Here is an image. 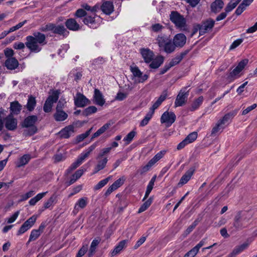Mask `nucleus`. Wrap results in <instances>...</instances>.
Returning a JSON list of instances; mask_svg holds the SVG:
<instances>
[{
	"label": "nucleus",
	"mask_w": 257,
	"mask_h": 257,
	"mask_svg": "<svg viewBox=\"0 0 257 257\" xmlns=\"http://www.w3.org/2000/svg\"><path fill=\"white\" fill-rule=\"evenodd\" d=\"M215 24V21L211 19H208L206 21H203L199 28V34L202 35L207 32L210 31Z\"/></svg>",
	"instance_id": "nucleus-10"
},
{
	"label": "nucleus",
	"mask_w": 257,
	"mask_h": 257,
	"mask_svg": "<svg viewBox=\"0 0 257 257\" xmlns=\"http://www.w3.org/2000/svg\"><path fill=\"white\" fill-rule=\"evenodd\" d=\"M111 150V147H107L103 148L101 150V152L98 155L96 159L98 160L102 158L104 155L108 154Z\"/></svg>",
	"instance_id": "nucleus-61"
},
{
	"label": "nucleus",
	"mask_w": 257,
	"mask_h": 257,
	"mask_svg": "<svg viewBox=\"0 0 257 257\" xmlns=\"http://www.w3.org/2000/svg\"><path fill=\"white\" fill-rule=\"evenodd\" d=\"M40 30L43 32L51 31L53 33L64 37H66L69 34V32L66 30L65 27L62 25H55L53 23H48V24L41 27Z\"/></svg>",
	"instance_id": "nucleus-4"
},
{
	"label": "nucleus",
	"mask_w": 257,
	"mask_h": 257,
	"mask_svg": "<svg viewBox=\"0 0 257 257\" xmlns=\"http://www.w3.org/2000/svg\"><path fill=\"white\" fill-rule=\"evenodd\" d=\"M35 194V191L31 190L26 193L22 195L20 197V199L19 200V202H22L25 200H27L29 198L32 197Z\"/></svg>",
	"instance_id": "nucleus-56"
},
{
	"label": "nucleus",
	"mask_w": 257,
	"mask_h": 257,
	"mask_svg": "<svg viewBox=\"0 0 257 257\" xmlns=\"http://www.w3.org/2000/svg\"><path fill=\"white\" fill-rule=\"evenodd\" d=\"M46 37L45 34L40 32H34L33 36H28L26 38L25 43L23 42H15L13 45V48L16 50H22L25 47L31 52L38 53L40 52L42 47L47 44Z\"/></svg>",
	"instance_id": "nucleus-1"
},
{
	"label": "nucleus",
	"mask_w": 257,
	"mask_h": 257,
	"mask_svg": "<svg viewBox=\"0 0 257 257\" xmlns=\"http://www.w3.org/2000/svg\"><path fill=\"white\" fill-rule=\"evenodd\" d=\"M130 70L135 77L139 78V83H143L149 78L148 75L146 74L143 75V73L137 66H131Z\"/></svg>",
	"instance_id": "nucleus-12"
},
{
	"label": "nucleus",
	"mask_w": 257,
	"mask_h": 257,
	"mask_svg": "<svg viewBox=\"0 0 257 257\" xmlns=\"http://www.w3.org/2000/svg\"><path fill=\"white\" fill-rule=\"evenodd\" d=\"M74 133V127L72 125H68L63 129H62L59 132V135L61 138L68 139Z\"/></svg>",
	"instance_id": "nucleus-16"
},
{
	"label": "nucleus",
	"mask_w": 257,
	"mask_h": 257,
	"mask_svg": "<svg viewBox=\"0 0 257 257\" xmlns=\"http://www.w3.org/2000/svg\"><path fill=\"white\" fill-rule=\"evenodd\" d=\"M126 242V240H123L120 241L118 244L115 246L114 248L110 252L109 254V256L113 257L119 253L120 251L125 247Z\"/></svg>",
	"instance_id": "nucleus-25"
},
{
	"label": "nucleus",
	"mask_w": 257,
	"mask_h": 257,
	"mask_svg": "<svg viewBox=\"0 0 257 257\" xmlns=\"http://www.w3.org/2000/svg\"><path fill=\"white\" fill-rule=\"evenodd\" d=\"M101 10L106 15H110L114 11L113 3L109 1L104 2L101 6Z\"/></svg>",
	"instance_id": "nucleus-22"
},
{
	"label": "nucleus",
	"mask_w": 257,
	"mask_h": 257,
	"mask_svg": "<svg viewBox=\"0 0 257 257\" xmlns=\"http://www.w3.org/2000/svg\"><path fill=\"white\" fill-rule=\"evenodd\" d=\"M224 6V3L222 0H215L211 4V12L216 14L219 12Z\"/></svg>",
	"instance_id": "nucleus-26"
},
{
	"label": "nucleus",
	"mask_w": 257,
	"mask_h": 257,
	"mask_svg": "<svg viewBox=\"0 0 257 257\" xmlns=\"http://www.w3.org/2000/svg\"><path fill=\"white\" fill-rule=\"evenodd\" d=\"M88 203V199L86 197H83L79 199L75 203L74 211L78 212L79 209L84 208Z\"/></svg>",
	"instance_id": "nucleus-30"
},
{
	"label": "nucleus",
	"mask_w": 257,
	"mask_h": 257,
	"mask_svg": "<svg viewBox=\"0 0 257 257\" xmlns=\"http://www.w3.org/2000/svg\"><path fill=\"white\" fill-rule=\"evenodd\" d=\"M92 128H93L91 127L89 130L87 131L85 133H83L77 136L76 138V143H79L83 141L85 138H86L90 135Z\"/></svg>",
	"instance_id": "nucleus-48"
},
{
	"label": "nucleus",
	"mask_w": 257,
	"mask_h": 257,
	"mask_svg": "<svg viewBox=\"0 0 257 257\" xmlns=\"http://www.w3.org/2000/svg\"><path fill=\"white\" fill-rule=\"evenodd\" d=\"M153 165L149 161L146 165L142 166L137 171V173L140 175L145 174L151 170Z\"/></svg>",
	"instance_id": "nucleus-36"
},
{
	"label": "nucleus",
	"mask_w": 257,
	"mask_h": 257,
	"mask_svg": "<svg viewBox=\"0 0 257 257\" xmlns=\"http://www.w3.org/2000/svg\"><path fill=\"white\" fill-rule=\"evenodd\" d=\"M87 15L86 12L82 8L77 10L74 14V16L77 18L85 17Z\"/></svg>",
	"instance_id": "nucleus-62"
},
{
	"label": "nucleus",
	"mask_w": 257,
	"mask_h": 257,
	"mask_svg": "<svg viewBox=\"0 0 257 257\" xmlns=\"http://www.w3.org/2000/svg\"><path fill=\"white\" fill-rule=\"evenodd\" d=\"M197 138V133L196 132H192L189 134L185 139V141H186L188 144L192 143L195 140H196Z\"/></svg>",
	"instance_id": "nucleus-51"
},
{
	"label": "nucleus",
	"mask_w": 257,
	"mask_h": 257,
	"mask_svg": "<svg viewBox=\"0 0 257 257\" xmlns=\"http://www.w3.org/2000/svg\"><path fill=\"white\" fill-rule=\"evenodd\" d=\"M19 63L17 59L14 58H9L5 62V66L6 68L11 70L16 69L19 66Z\"/></svg>",
	"instance_id": "nucleus-23"
},
{
	"label": "nucleus",
	"mask_w": 257,
	"mask_h": 257,
	"mask_svg": "<svg viewBox=\"0 0 257 257\" xmlns=\"http://www.w3.org/2000/svg\"><path fill=\"white\" fill-rule=\"evenodd\" d=\"M30 228L27 225H26L25 223H23L22 225L21 226V227L19 228V230L18 231L17 233V235H20L23 233H24L25 232H26L27 230H28Z\"/></svg>",
	"instance_id": "nucleus-63"
},
{
	"label": "nucleus",
	"mask_w": 257,
	"mask_h": 257,
	"mask_svg": "<svg viewBox=\"0 0 257 257\" xmlns=\"http://www.w3.org/2000/svg\"><path fill=\"white\" fill-rule=\"evenodd\" d=\"M56 196L55 195H53L47 201H45L43 204V207L42 209V211H44L52 206L56 200Z\"/></svg>",
	"instance_id": "nucleus-41"
},
{
	"label": "nucleus",
	"mask_w": 257,
	"mask_h": 257,
	"mask_svg": "<svg viewBox=\"0 0 257 257\" xmlns=\"http://www.w3.org/2000/svg\"><path fill=\"white\" fill-rule=\"evenodd\" d=\"M248 62V60L247 59H243L240 61L235 68L226 74L227 80L229 82H231L239 77L240 76L239 73L244 68Z\"/></svg>",
	"instance_id": "nucleus-5"
},
{
	"label": "nucleus",
	"mask_w": 257,
	"mask_h": 257,
	"mask_svg": "<svg viewBox=\"0 0 257 257\" xmlns=\"http://www.w3.org/2000/svg\"><path fill=\"white\" fill-rule=\"evenodd\" d=\"M157 41L160 49L168 54L173 52L176 47L172 40L166 36H159Z\"/></svg>",
	"instance_id": "nucleus-3"
},
{
	"label": "nucleus",
	"mask_w": 257,
	"mask_h": 257,
	"mask_svg": "<svg viewBox=\"0 0 257 257\" xmlns=\"http://www.w3.org/2000/svg\"><path fill=\"white\" fill-rule=\"evenodd\" d=\"M74 100L75 105L78 107H83L90 103L89 100L80 92L76 93Z\"/></svg>",
	"instance_id": "nucleus-14"
},
{
	"label": "nucleus",
	"mask_w": 257,
	"mask_h": 257,
	"mask_svg": "<svg viewBox=\"0 0 257 257\" xmlns=\"http://www.w3.org/2000/svg\"><path fill=\"white\" fill-rule=\"evenodd\" d=\"M167 95V90H164L162 94L153 104L152 106L150 108L155 111V109L158 108L159 106L162 104V103L166 99Z\"/></svg>",
	"instance_id": "nucleus-27"
},
{
	"label": "nucleus",
	"mask_w": 257,
	"mask_h": 257,
	"mask_svg": "<svg viewBox=\"0 0 257 257\" xmlns=\"http://www.w3.org/2000/svg\"><path fill=\"white\" fill-rule=\"evenodd\" d=\"M47 192H42L38 194L36 196L31 198L29 202V203L31 206L35 205L39 200L42 199L46 194Z\"/></svg>",
	"instance_id": "nucleus-40"
},
{
	"label": "nucleus",
	"mask_w": 257,
	"mask_h": 257,
	"mask_svg": "<svg viewBox=\"0 0 257 257\" xmlns=\"http://www.w3.org/2000/svg\"><path fill=\"white\" fill-rule=\"evenodd\" d=\"M110 126V123H106L99 128L92 136L91 140L98 137L104 133Z\"/></svg>",
	"instance_id": "nucleus-37"
},
{
	"label": "nucleus",
	"mask_w": 257,
	"mask_h": 257,
	"mask_svg": "<svg viewBox=\"0 0 257 257\" xmlns=\"http://www.w3.org/2000/svg\"><path fill=\"white\" fill-rule=\"evenodd\" d=\"M31 156L29 154H26L21 157L18 162L17 163V166L19 168L26 165L30 160Z\"/></svg>",
	"instance_id": "nucleus-38"
},
{
	"label": "nucleus",
	"mask_w": 257,
	"mask_h": 257,
	"mask_svg": "<svg viewBox=\"0 0 257 257\" xmlns=\"http://www.w3.org/2000/svg\"><path fill=\"white\" fill-rule=\"evenodd\" d=\"M140 52L146 63H150L154 57V52L149 48H141Z\"/></svg>",
	"instance_id": "nucleus-15"
},
{
	"label": "nucleus",
	"mask_w": 257,
	"mask_h": 257,
	"mask_svg": "<svg viewBox=\"0 0 257 257\" xmlns=\"http://www.w3.org/2000/svg\"><path fill=\"white\" fill-rule=\"evenodd\" d=\"M97 108L94 106H90L84 109L82 112V115L85 116H88L97 111Z\"/></svg>",
	"instance_id": "nucleus-47"
},
{
	"label": "nucleus",
	"mask_w": 257,
	"mask_h": 257,
	"mask_svg": "<svg viewBox=\"0 0 257 257\" xmlns=\"http://www.w3.org/2000/svg\"><path fill=\"white\" fill-rule=\"evenodd\" d=\"M240 1L241 0H231L226 7L225 11L228 13L231 12L236 7Z\"/></svg>",
	"instance_id": "nucleus-43"
},
{
	"label": "nucleus",
	"mask_w": 257,
	"mask_h": 257,
	"mask_svg": "<svg viewBox=\"0 0 257 257\" xmlns=\"http://www.w3.org/2000/svg\"><path fill=\"white\" fill-rule=\"evenodd\" d=\"M97 160L98 163L94 168V173H96L99 171L103 169L105 167L107 162L108 161V159L106 157H105L101 160L99 159Z\"/></svg>",
	"instance_id": "nucleus-34"
},
{
	"label": "nucleus",
	"mask_w": 257,
	"mask_h": 257,
	"mask_svg": "<svg viewBox=\"0 0 257 257\" xmlns=\"http://www.w3.org/2000/svg\"><path fill=\"white\" fill-rule=\"evenodd\" d=\"M203 99V97L202 96H199L198 98L196 99L192 102L190 107L188 108L189 110L194 111L197 110L202 104Z\"/></svg>",
	"instance_id": "nucleus-33"
},
{
	"label": "nucleus",
	"mask_w": 257,
	"mask_h": 257,
	"mask_svg": "<svg viewBox=\"0 0 257 257\" xmlns=\"http://www.w3.org/2000/svg\"><path fill=\"white\" fill-rule=\"evenodd\" d=\"M38 120L36 115H30L27 117L22 123V127L27 128L23 132L25 137L31 136L37 132V127L35 125Z\"/></svg>",
	"instance_id": "nucleus-2"
},
{
	"label": "nucleus",
	"mask_w": 257,
	"mask_h": 257,
	"mask_svg": "<svg viewBox=\"0 0 257 257\" xmlns=\"http://www.w3.org/2000/svg\"><path fill=\"white\" fill-rule=\"evenodd\" d=\"M84 24L89 27L92 29H96L98 28L101 22H102L101 18L95 14H92L91 15H87L83 20Z\"/></svg>",
	"instance_id": "nucleus-7"
},
{
	"label": "nucleus",
	"mask_w": 257,
	"mask_h": 257,
	"mask_svg": "<svg viewBox=\"0 0 257 257\" xmlns=\"http://www.w3.org/2000/svg\"><path fill=\"white\" fill-rule=\"evenodd\" d=\"M22 109V105L17 101L11 103L10 111L11 113L18 114Z\"/></svg>",
	"instance_id": "nucleus-32"
},
{
	"label": "nucleus",
	"mask_w": 257,
	"mask_h": 257,
	"mask_svg": "<svg viewBox=\"0 0 257 257\" xmlns=\"http://www.w3.org/2000/svg\"><path fill=\"white\" fill-rule=\"evenodd\" d=\"M186 89L187 87H184L179 91L175 101V107L182 106L186 103L189 95V91Z\"/></svg>",
	"instance_id": "nucleus-8"
},
{
	"label": "nucleus",
	"mask_w": 257,
	"mask_h": 257,
	"mask_svg": "<svg viewBox=\"0 0 257 257\" xmlns=\"http://www.w3.org/2000/svg\"><path fill=\"white\" fill-rule=\"evenodd\" d=\"M81 8L83 10H84L86 12V11H88V12H90L92 14L95 13L99 9V7L97 5H95L93 7H91L90 6H89V5H88L86 3L83 4L82 5H81Z\"/></svg>",
	"instance_id": "nucleus-39"
},
{
	"label": "nucleus",
	"mask_w": 257,
	"mask_h": 257,
	"mask_svg": "<svg viewBox=\"0 0 257 257\" xmlns=\"http://www.w3.org/2000/svg\"><path fill=\"white\" fill-rule=\"evenodd\" d=\"M136 135V132L134 131H132L126 135L123 139V141L126 142V145L129 144L133 141Z\"/></svg>",
	"instance_id": "nucleus-54"
},
{
	"label": "nucleus",
	"mask_w": 257,
	"mask_h": 257,
	"mask_svg": "<svg viewBox=\"0 0 257 257\" xmlns=\"http://www.w3.org/2000/svg\"><path fill=\"white\" fill-rule=\"evenodd\" d=\"M60 91L59 90H56L52 92L51 95L48 96V98H50L53 102H56L59 98Z\"/></svg>",
	"instance_id": "nucleus-59"
},
{
	"label": "nucleus",
	"mask_w": 257,
	"mask_h": 257,
	"mask_svg": "<svg viewBox=\"0 0 257 257\" xmlns=\"http://www.w3.org/2000/svg\"><path fill=\"white\" fill-rule=\"evenodd\" d=\"M153 201V199L150 197L147 201H146L140 207L138 210V213H141L146 210L151 205Z\"/></svg>",
	"instance_id": "nucleus-42"
},
{
	"label": "nucleus",
	"mask_w": 257,
	"mask_h": 257,
	"mask_svg": "<svg viewBox=\"0 0 257 257\" xmlns=\"http://www.w3.org/2000/svg\"><path fill=\"white\" fill-rule=\"evenodd\" d=\"M37 220V216L33 215L28 219H27L24 223L27 225L29 227H32L36 222Z\"/></svg>",
	"instance_id": "nucleus-58"
},
{
	"label": "nucleus",
	"mask_w": 257,
	"mask_h": 257,
	"mask_svg": "<svg viewBox=\"0 0 257 257\" xmlns=\"http://www.w3.org/2000/svg\"><path fill=\"white\" fill-rule=\"evenodd\" d=\"M223 128V125L220 123L219 120L216 123L215 125L212 128L211 136H215L217 133H218L221 129Z\"/></svg>",
	"instance_id": "nucleus-52"
},
{
	"label": "nucleus",
	"mask_w": 257,
	"mask_h": 257,
	"mask_svg": "<svg viewBox=\"0 0 257 257\" xmlns=\"http://www.w3.org/2000/svg\"><path fill=\"white\" fill-rule=\"evenodd\" d=\"M164 58L162 56H158L150 62L149 67L152 69L158 68L164 62Z\"/></svg>",
	"instance_id": "nucleus-29"
},
{
	"label": "nucleus",
	"mask_w": 257,
	"mask_h": 257,
	"mask_svg": "<svg viewBox=\"0 0 257 257\" xmlns=\"http://www.w3.org/2000/svg\"><path fill=\"white\" fill-rule=\"evenodd\" d=\"M170 19L177 28L184 30L186 26V21L184 17L176 11H172L170 15Z\"/></svg>",
	"instance_id": "nucleus-6"
},
{
	"label": "nucleus",
	"mask_w": 257,
	"mask_h": 257,
	"mask_svg": "<svg viewBox=\"0 0 257 257\" xmlns=\"http://www.w3.org/2000/svg\"><path fill=\"white\" fill-rule=\"evenodd\" d=\"M97 146V143H95L91 145L85 151L83 152L81 154L84 158V159L87 158L90 153L95 149Z\"/></svg>",
	"instance_id": "nucleus-44"
},
{
	"label": "nucleus",
	"mask_w": 257,
	"mask_h": 257,
	"mask_svg": "<svg viewBox=\"0 0 257 257\" xmlns=\"http://www.w3.org/2000/svg\"><path fill=\"white\" fill-rule=\"evenodd\" d=\"M189 51V50H186L184 51H182L180 54L176 55V56L174 58L172 59L170 62L169 63L171 65V66L173 67L178 64L187 55Z\"/></svg>",
	"instance_id": "nucleus-19"
},
{
	"label": "nucleus",
	"mask_w": 257,
	"mask_h": 257,
	"mask_svg": "<svg viewBox=\"0 0 257 257\" xmlns=\"http://www.w3.org/2000/svg\"><path fill=\"white\" fill-rule=\"evenodd\" d=\"M93 98L96 104L102 106L105 102V99L102 93L98 89L95 88L94 91Z\"/></svg>",
	"instance_id": "nucleus-20"
},
{
	"label": "nucleus",
	"mask_w": 257,
	"mask_h": 257,
	"mask_svg": "<svg viewBox=\"0 0 257 257\" xmlns=\"http://www.w3.org/2000/svg\"><path fill=\"white\" fill-rule=\"evenodd\" d=\"M66 101L64 97H61L58 102L56 110H63L66 105Z\"/></svg>",
	"instance_id": "nucleus-55"
},
{
	"label": "nucleus",
	"mask_w": 257,
	"mask_h": 257,
	"mask_svg": "<svg viewBox=\"0 0 257 257\" xmlns=\"http://www.w3.org/2000/svg\"><path fill=\"white\" fill-rule=\"evenodd\" d=\"M173 42L176 47L182 48L186 44V37L183 34H177L174 36Z\"/></svg>",
	"instance_id": "nucleus-17"
},
{
	"label": "nucleus",
	"mask_w": 257,
	"mask_h": 257,
	"mask_svg": "<svg viewBox=\"0 0 257 257\" xmlns=\"http://www.w3.org/2000/svg\"><path fill=\"white\" fill-rule=\"evenodd\" d=\"M125 180V177L124 176H123L121 178H119L118 179L116 180L115 182H114V183L112 185L114 187V188L116 189H117L123 184Z\"/></svg>",
	"instance_id": "nucleus-57"
},
{
	"label": "nucleus",
	"mask_w": 257,
	"mask_h": 257,
	"mask_svg": "<svg viewBox=\"0 0 257 257\" xmlns=\"http://www.w3.org/2000/svg\"><path fill=\"white\" fill-rule=\"evenodd\" d=\"M41 235L39 230H37L36 229H33L32 230L29 240L28 241V243L32 241H34L36 240Z\"/></svg>",
	"instance_id": "nucleus-50"
},
{
	"label": "nucleus",
	"mask_w": 257,
	"mask_h": 257,
	"mask_svg": "<svg viewBox=\"0 0 257 257\" xmlns=\"http://www.w3.org/2000/svg\"><path fill=\"white\" fill-rule=\"evenodd\" d=\"M195 171V167H190L185 173L182 176L179 182L177 184L178 187H181L186 184L191 178Z\"/></svg>",
	"instance_id": "nucleus-13"
},
{
	"label": "nucleus",
	"mask_w": 257,
	"mask_h": 257,
	"mask_svg": "<svg viewBox=\"0 0 257 257\" xmlns=\"http://www.w3.org/2000/svg\"><path fill=\"white\" fill-rule=\"evenodd\" d=\"M176 116L172 111H166L164 112L161 117V122L165 123L166 126H170L176 120Z\"/></svg>",
	"instance_id": "nucleus-9"
},
{
	"label": "nucleus",
	"mask_w": 257,
	"mask_h": 257,
	"mask_svg": "<svg viewBox=\"0 0 257 257\" xmlns=\"http://www.w3.org/2000/svg\"><path fill=\"white\" fill-rule=\"evenodd\" d=\"M36 105V100L35 97L32 95L29 96L27 103L26 105V108L29 111H33Z\"/></svg>",
	"instance_id": "nucleus-35"
},
{
	"label": "nucleus",
	"mask_w": 257,
	"mask_h": 257,
	"mask_svg": "<svg viewBox=\"0 0 257 257\" xmlns=\"http://www.w3.org/2000/svg\"><path fill=\"white\" fill-rule=\"evenodd\" d=\"M249 246V243L245 242L240 245L236 246L233 249L232 251L229 254L230 257H235L244 250L246 249Z\"/></svg>",
	"instance_id": "nucleus-24"
},
{
	"label": "nucleus",
	"mask_w": 257,
	"mask_h": 257,
	"mask_svg": "<svg viewBox=\"0 0 257 257\" xmlns=\"http://www.w3.org/2000/svg\"><path fill=\"white\" fill-rule=\"evenodd\" d=\"M164 154V151H160L158 152L151 160H150V162L154 166L159 160H160L163 157Z\"/></svg>",
	"instance_id": "nucleus-53"
},
{
	"label": "nucleus",
	"mask_w": 257,
	"mask_h": 257,
	"mask_svg": "<svg viewBox=\"0 0 257 257\" xmlns=\"http://www.w3.org/2000/svg\"><path fill=\"white\" fill-rule=\"evenodd\" d=\"M242 211H239L236 213L234 219L233 225V227L236 229L239 230L242 228V223L241 222V218H242Z\"/></svg>",
	"instance_id": "nucleus-28"
},
{
	"label": "nucleus",
	"mask_w": 257,
	"mask_h": 257,
	"mask_svg": "<svg viewBox=\"0 0 257 257\" xmlns=\"http://www.w3.org/2000/svg\"><path fill=\"white\" fill-rule=\"evenodd\" d=\"M65 24L66 28L71 31H77L80 29L79 24L76 22L75 19L73 18L67 19Z\"/></svg>",
	"instance_id": "nucleus-18"
},
{
	"label": "nucleus",
	"mask_w": 257,
	"mask_h": 257,
	"mask_svg": "<svg viewBox=\"0 0 257 257\" xmlns=\"http://www.w3.org/2000/svg\"><path fill=\"white\" fill-rule=\"evenodd\" d=\"M111 177L109 176L107 178L100 181L94 187V189L95 190H99L107 184Z\"/></svg>",
	"instance_id": "nucleus-49"
},
{
	"label": "nucleus",
	"mask_w": 257,
	"mask_h": 257,
	"mask_svg": "<svg viewBox=\"0 0 257 257\" xmlns=\"http://www.w3.org/2000/svg\"><path fill=\"white\" fill-rule=\"evenodd\" d=\"M5 127L9 131H13L17 127L18 121L13 114L10 113L4 119Z\"/></svg>",
	"instance_id": "nucleus-11"
},
{
	"label": "nucleus",
	"mask_w": 257,
	"mask_h": 257,
	"mask_svg": "<svg viewBox=\"0 0 257 257\" xmlns=\"http://www.w3.org/2000/svg\"><path fill=\"white\" fill-rule=\"evenodd\" d=\"M54 117L57 121H62L67 119L68 114L63 110H56Z\"/></svg>",
	"instance_id": "nucleus-31"
},
{
	"label": "nucleus",
	"mask_w": 257,
	"mask_h": 257,
	"mask_svg": "<svg viewBox=\"0 0 257 257\" xmlns=\"http://www.w3.org/2000/svg\"><path fill=\"white\" fill-rule=\"evenodd\" d=\"M26 23L27 20H25L22 22L18 23L16 26L11 27L9 30H8V33H10L19 29L20 28L22 27Z\"/></svg>",
	"instance_id": "nucleus-60"
},
{
	"label": "nucleus",
	"mask_w": 257,
	"mask_h": 257,
	"mask_svg": "<svg viewBox=\"0 0 257 257\" xmlns=\"http://www.w3.org/2000/svg\"><path fill=\"white\" fill-rule=\"evenodd\" d=\"M238 111V109H235L232 110L228 113L224 115L222 119H220L219 121L223 125L226 123H228L237 114Z\"/></svg>",
	"instance_id": "nucleus-21"
},
{
	"label": "nucleus",
	"mask_w": 257,
	"mask_h": 257,
	"mask_svg": "<svg viewBox=\"0 0 257 257\" xmlns=\"http://www.w3.org/2000/svg\"><path fill=\"white\" fill-rule=\"evenodd\" d=\"M198 252V251L193 247L186 253L183 257H195Z\"/></svg>",
	"instance_id": "nucleus-64"
},
{
	"label": "nucleus",
	"mask_w": 257,
	"mask_h": 257,
	"mask_svg": "<svg viewBox=\"0 0 257 257\" xmlns=\"http://www.w3.org/2000/svg\"><path fill=\"white\" fill-rule=\"evenodd\" d=\"M97 146V143H95L91 145L85 151L83 152L81 154L84 158V159L87 158L90 153L95 149Z\"/></svg>",
	"instance_id": "nucleus-45"
},
{
	"label": "nucleus",
	"mask_w": 257,
	"mask_h": 257,
	"mask_svg": "<svg viewBox=\"0 0 257 257\" xmlns=\"http://www.w3.org/2000/svg\"><path fill=\"white\" fill-rule=\"evenodd\" d=\"M97 146V143H95L91 145L85 151L83 152L81 154L84 158V159L87 158L90 153L95 149Z\"/></svg>",
	"instance_id": "nucleus-46"
}]
</instances>
